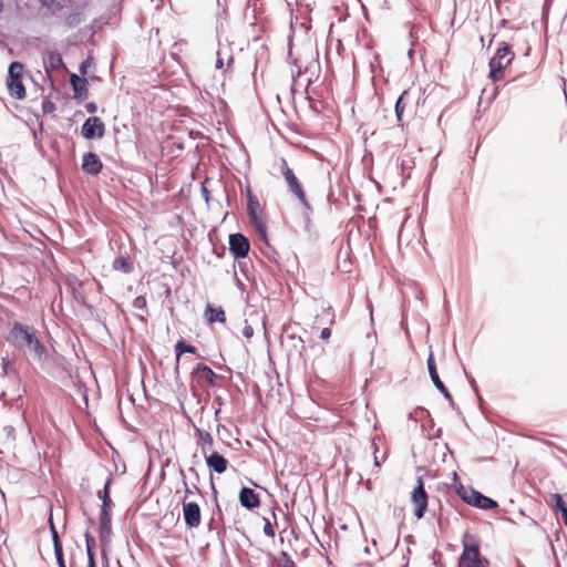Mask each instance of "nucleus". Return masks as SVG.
<instances>
[{
    "label": "nucleus",
    "instance_id": "nucleus-1",
    "mask_svg": "<svg viewBox=\"0 0 567 567\" xmlns=\"http://www.w3.org/2000/svg\"><path fill=\"white\" fill-rule=\"evenodd\" d=\"M10 342L23 350L24 353L32 355L37 361H42L45 354V348L40 342L33 328L16 323L10 332Z\"/></svg>",
    "mask_w": 567,
    "mask_h": 567
},
{
    "label": "nucleus",
    "instance_id": "nucleus-2",
    "mask_svg": "<svg viewBox=\"0 0 567 567\" xmlns=\"http://www.w3.org/2000/svg\"><path fill=\"white\" fill-rule=\"evenodd\" d=\"M482 563L478 542L466 533L463 537V551L458 558V567H481Z\"/></svg>",
    "mask_w": 567,
    "mask_h": 567
},
{
    "label": "nucleus",
    "instance_id": "nucleus-3",
    "mask_svg": "<svg viewBox=\"0 0 567 567\" xmlns=\"http://www.w3.org/2000/svg\"><path fill=\"white\" fill-rule=\"evenodd\" d=\"M514 59V53L512 52L509 45L503 42L495 55L489 61V78L496 82L503 78L504 69L512 62Z\"/></svg>",
    "mask_w": 567,
    "mask_h": 567
},
{
    "label": "nucleus",
    "instance_id": "nucleus-4",
    "mask_svg": "<svg viewBox=\"0 0 567 567\" xmlns=\"http://www.w3.org/2000/svg\"><path fill=\"white\" fill-rule=\"evenodd\" d=\"M280 171L287 183L289 192L298 198V200L306 210H311V206L307 200L306 193L302 188L301 183L299 182L293 171L288 166L285 158H281Z\"/></svg>",
    "mask_w": 567,
    "mask_h": 567
},
{
    "label": "nucleus",
    "instance_id": "nucleus-5",
    "mask_svg": "<svg viewBox=\"0 0 567 567\" xmlns=\"http://www.w3.org/2000/svg\"><path fill=\"white\" fill-rule=\"evenodd\" d=\"M23 64L14 61L9 65L7 86L12 97L22 100L25 97V89L22 83Z\"/></svg>",
    "mask_w": 567,
    "mask_h": 567
},
{
    "label": "nucleus",
    "instance_id": "nucleus-6",
    "mask_svg": "<svg viewBox=\"0 0 567 567\" xmlns=\"http://www.w3.org/2000/svg\"><path fill=\"white\" fill-rule=\"evenodd\" d=\"M417 484L411 493V502L414 505V516L421 519L427 507V494L424 489V484L421 477H417Z\"/></svg>",
    "mask_w": 567,
    "mask_h": 567
},
{
    "label": "nucleus",
    "instance_id": "nucleus-7",
    "mask_svg": "<svg viewBox=\"0 0 567 567\" xmlns=\"http://www.w3.org/2000/svg\"><path fill=\"white\" fill-rule=\"evenodd\" d=\"M183 514L186 525L189 528H196L200 525V508L194 502H186L183 499Z\"/></svg>",
    "mask_w": 567,
    "mask_h": 567
},
{
    "label": "nucleus",
    "instance_id": "nucleus-8",
    "mask_svg": "<svg viewBox=\"0 0 567 567\" xmlns=\"http://www.w3.org/2000/svg\"><path fill=\"white\" fill-rule=\"evenodd\" d=\"M104 131L103 122L96 116L89 117L82 125V135L87 140L101 138L104 135Z\"/></svg>",
    "mask_w": 567,
    "mask_h": 567
},
{
    "label": "nucleus",
    "instance_id": "nucleus-9",
    "mask_svg": "<svg viewBox=\"0 0 567 567\" xmlns=\"http://www.w3.org/2000/svg\"><path fill=\"white\" fill-rule=\"evenodd\" d=\"M229 249L237 258L246 257L249 251V241L241 234L229 236Z\"/></svg>",
    "mask_w": 567,
    "mask_h": 567
},
{
    "label": "nucleus",
    "instance_id": "nucleus-10",
    "mask_svg": "<svg viewBox=\"0 0 567 567\" xmlns=\"http://www.w3.org/2000/svg\"><path fill=\"white\" fill-rule=\"evenodd\" d=\"M427 370L429 374L431 377V380L435 388L446 398L449 401H452V395L450 394L447 388L444 385V383L441 381V378L439 377V373L436 371V365L434 362L433 353H430L427 358Z\"/></svg>",
    "mask_w": 567,
    "mask_h": 567
},
{
    "label": "nucleus",
    "instance_id": "nucleus-11",
    "mask_svg": "<svg viewBox=\"0 0 567 567\" xmlns=\"http://www.w3.org/2000/svg\"><path fill=\"white\" fill-rule=\"evenodd\" d=\"M103 164L94 153H86L83 156L82 169L90 175H97L102 171Z\"/></svg>",
    "mask_w": 567,
    "mask_h": 567
},
{
    "label": "nucleus",
    "instance_id": "nucleus-12",
    "mask_svg": "<svg viewBox=\"0 0 567 567\" xmlns=\"http://www.w3.org/2000/svg\"><path fill=\"white\" fill-rule=\"evenodd\" d=\"M206 460L207 466L218 474H223L226 472L228 466V461L217 452H212L209 454L204 455Z\"/></svg>",
    "mask_w": 567,
    "mask_h": 567
},
{
    "label": "nucleus",
    "instance_id": "nucleus-13",
    "mask_svg": "<svg viewBox=\"0 0 567 567\" xmlns=\"http://www.w3.org/2000/svg\"><path fill=\"white\" fill-rule=\"evenodd\" d=\"M239 502L243 507L252 509L259 505L258 495L248 487H243L239 492Z\"/></svg>",
    "mask_w": 567,
    "mask_h": 567
},
{
    "label": "nucleus",
    "instance_id": "nucleus-14",
    "mask_svg": "<svg viewBox=\"0 0 567 567\" xmlns=\"http://www.w3.org/2000/svg\"><path fill=\"white\" fill-rule=\"evenodd\" d=\"M205 319L208 323L220 322L224 323L226 321L225 311L221 307H214L212 305H207L205 309Z\"/></svg>",
    "mask_w": 567,
    "mask_h": 567
},
{
    "label": "nucleus",
    "instance_id": "nucleus-15",
    "mask_svg": "<svg viewBox=\"0 0 567 567\" xmlns=\"http://www.w3.org/2000/svg\"><path fill=\"white\" fill-rule=\"evenodd\" d=\"M43 62L47 72H49L50 70L59 69L63 65L62 56L56 51L49 52L44 58Z\"/></svg>",
    "mask_w": 567,
    "mask_h": 567
},
{
    "label": "nucleus",
    "instance_id": "nucleus-16",
    "mask_svg": "<svg viewBox=\"0 0 567 567\" xmlns=\"http://www.w3.org/2000/svg\"><path fill=\"white\" fill-rule=\"evenodd\" d=\"M258 204L254 203L251 199L249 200L248 209H249V216L255 225V227L264 235L266 231V226L261 217L258 216L257 213Z\"/></svg>",
    "mask_w": 567,
    "mask_h": 567
},
{
    "label": "nucleus",
    "instance_id": "nucleus-17",
    "mask_svg": "<svg viewBox=\"0 0 567 567\" xmlns=\"http://www.w3.org/2000/svg\"><path fill=\"white\" fill-rule=\"evenodd\" d=\"M472 506H475V507H478L482 509H491V508L497 507V503L495 501H493L492 498L477 492L475 497L473 498Z\"/></svg>",
    "mask_w": 567,
    "mask_h": 567
},
{
    "label": "nucleus",
    "instance_id": "nucleus-18",
    "mask_svg": "<svg viewBox=\"0 0 567 567\" xmlns=\"http://www.w3.org/2000/svg\"><path fill=\"white\" fill-rule=\"evenodd\" d=\"M16 441V431L12 426H4L0 431V442L4 447H11L13 446V443Z\"/></svg>",
    "mask_w": 567,
    "mask_h": 567
},
{
    "label": "nucleus",
    "instance_id": "nucleus-19",
    "mask_svg": "<svg viewBox=\"0 0 567 567\" xmlns=\"http://www.w3.org/2000/svg\"><path fill=\"white\" fill-rule=\"evenodd\" d=\"M550 501H551L555 512L561 513L564 523L567 526V505L563 501V497L559 494H551Z\"/></svg>",
    "mask_w": 567,
    "mask_h": 567
},
{
    "label": "nucleus",
    "instance_id": "nucleus-20",
    "mask_svg": "<svg viewBox=\"0 0 567 567\" xmlns=\"http://www.w3.org/2000/svg\"><path fill=\"white\" fill-rule=\"evenodd\" d=\"M196 375L206 379L209 384L214 385L217 378L216 373L207 365H198L195 370Z\"/></svg>",
    "mask_w": 567,
    "mask_h": 567
},
{
    "label": "nucleus",
    "instance_id": "nucleus-21",
    "mask_svg": "<svg viewBox=\"0 0 567 567\" xmlns=\"http://www.w3.org/2000/svg\"><path fill=\"white\" fill-rule=\"evenodd\" d=\"M457 495L467 504H473V498L475 497L477 491L472 487L460 485L456 489Z\"/></svg>",
    "mask_w": 567,
    "mask_h": 567
},
{
    "label": "nucleus",
    "instance_id": "nucleus-22",
    "mask_svg": "<svg viewBox=\"0 0 567 567\" xmlns=\"http://www.w3.org/2000/svg\"><path fill=\"white\" fill-rule=\"evenodd\" d=\"M225 59H226V64L227 66H229L231 63H233V56L231 54H229L228 50H223V49H219L217 51V59H216V63H215V68L217 70H221L224 69V65H225Z\"/></svg>",
    "mask_w": 567,
    "mask_h": 567
},
{
    "label": "nucleus",
    "instance_id": "nucleus-23",
    "mask_svg": "<svg viewBox=\"0 0 567 567\" xmlns=\"http://www.w3.org/2000/svg\"><path fill=\"white\" fill-rule=\"evenodd\" d=\"M197 434H198V437H199V441L202 444L203 454L206 455L208 452V449H210L213 446V442H214L213 436L207 431H203L199 429H197Z\"/></svg>",
    "mask_w": 567,
    "mask_h": 567
},
{
    "label": "nucleus",
    "instance_id": "nucleus-24",
    "mask_svg": "<svg viewBox=\"0 0 567 567\" xmlns=\"http://www.w3.org/2000/svg\"><path fill=\"white\" fill-rule=\"evenodd\" d=\"M408 96H409V92L404 91L400 95L398 101H396V104H395V115H396V118H398L399 122H401V120H402V114H403V111H404V109L406 106Z\"/></svg>",
    "mask_w": 567,
    "mask_h": 567
},
{
    "label": "nucleus",
    "instance_id": "nucleus-25",
    "mask_svg": "<svg viewBox=\"0 0 567 567\" xmlns=\"http://www.w3.org/2000/svg\"><path fill=\"white\" fill-rule=\"evenodd\" d=\"M197 350L190 344H185L183 341H178L175 344L176 361L178 362L183 353H195Z\"/></svg>",
    "mask_w": 567,
    "mask_h": 567
},
{
    "label": "nucleus",
    "instance_id": "nucleus-26",
    "mask_svg": "<svg viewBox=\"0 0 567 567\" xmlns=\"http://www.w3.org/2000/svg\"><path fill=\"white\" fill-rule=\"evenodd\" d=\"M113 268L118 271L130 272L131 266L127 260L123 257H118L113 261Z\"/></svg>",
    "mask_w": 567,
    "mask_h": 567
},
{
    "label": "nucleus",
    "instance_id": "nucleus-27",
    "mask_svg": "<svg viewBox=\"0 0 567 567\" xmlns=\"http://www.w3.org/2000/svg\"><path fill=\"white\" fill-rule=\"evenodd\" d=\"M71 84L73 85L74 92L80 94V92L85 87V80L81 79L76 74H72Z\"/></svg>",
    "mask_w": 567,
    "mask_h": 567
},
{
    "label": "nucleus",
    "instance_id": "nucleus-28",
    "mask_svg": "<svg viewBox=\"0 0 567 567\" xmlns=\"http://www.w3.org/2000/svg\"><path fill=\"white\" fill-rule=\"evenodd\" d=\"M111 523V506H102L100 514V524Z\"/></svg>",
    "mask_w": 567,
    "mask_h": 567
},
{
    "label": "nucleus",
    "instance_id": "nucleus-29",
    "mask_svg": "<svg viewBox=\"0 0 567 567\" xmlns=\"http://www.w3.org/2000/svg\"><path fill=\"white\" fill-rule=\"evenodd\" d=\"M264 534L270 538L275 537V528L269 518H264Z\"/></svg>",
    "mask_w": 567,
    "mask_h": 567
},
{
    "label": "nucleus",
    "instance_id": "nucleus-30",
    "mask_svg": "<svg viewBox=\"0 0 567 567\" xmlns=\"http://www.w3.org/2000/svg\"><path fill=\"white\" fill-rule=\"evenodd\" d=\"M110 483H111V481L109 480L104 486L103 494L100 496L102 498V506H105V504L111 506V498H110V491H109Z\"/></svg>",
    "mask_w": 567,
    "mask_h": 567
},
{
    "label": "nucleus",
    "instance_id": "nucleus-31",
    "mask_svg": "<svg viewBox=\"0 0 567 567\" xmlns=\"http://www.w3.org/2000/svg\"><path fill=\"white\" fill-rule=\"evenodd\" d=\"M54 554H55L59 567H66L65 563H64V558H63L62 545L61 544H56V547H54Z\"/></svg>",
    "mask_w": 567,
    "mask_h": 567
},
{
    "label": "nucleus",
    "instance_id": "nucleus-32",
    "mask_svg": "<svg viewBox=\"0 0 567 567\" xmlns=\"http://www.w3.org/2000/svg\"><path fill=\"white\" fill-rule=\"evenodd\" d=\"M101 538L105 539L111 535V523L100 524Z\"/></svg>",
    "mask_w": 567,
    "mask_h": 567
},
{
    "label": "nucleus",
    "instance_id": "nucleus-33",
    "mask_svg": "<svg viewBox=\"0 0 567 567\" xmlns=\"http://www.w3.org/2000/svg\"><path fill=\"white\" fill-rule=\"evenodd\" d=\"M50 529L52 533L53 546L56 547V544H61V542L59 539V534H58V530H56L52 519H50Z\"/></svg>",
    "mask_w": 567,
    "mask_h": 567
},
{
    "label": "nucleus",
    "instance_id": "nucleus-34",
    "mask_svg": "<svg viewBox=\"0 0 567 567\" xmlns=\"http://www.w3.org/2000/svg\"><path fill=\"white\" fill-rule=\"evenodd\" d=\"M133 306L136 309H145L146 308V299L142 296H138L134 299Z\"/></svg>",
    "mask_w": 567,
    "mask_h": 567
},
{
    "label": "nucleus",
    "instance_id": "nucleus-35",
    "mask_svg": "<svg viewBox=\"0 0 567 567\" xmlns=\"http://www.w3.org/2000/svg\"><path fill=\"white\" fill-rule=\"evenodd\" d=\"M281 557H282V567H292L293 566V561L290 559V557L288 556L287 553L282 551L281 553Z\"/></svg>",
    "mask_w": 567,
    "mask_h": 567
},
{
    "label": "nucleus",
    "instance_id": "nucleus-36",
    "mask_svg": "<svg viewBox=\"0 0 567 567\" xmlns=\"http://www.w3.org/2000/svg\"><path fill=\"white\" fill-rule=\"evenodd\" d=\"M243 334L245 338L250 339L254 336L252 327L246 323V326L243 329Z\"/></svg>",
    "mask_w": 567,
    "mask_h": 567
},
{
    "label": "nucleus",
    "instance_id": "nucleus-37",
    "mask_svg": "<svg viewBox=\"0 0 567 567\" xmlns=\"http://www.w3.org/2000/svg\"><path fill=\"white\" fill-rule=\"evenodd\" d=\"M92 543H93V539L91 537H89V535H86V551H87L89 558H90V555H93Z\"/></svg>",
    "mask_w": 567,
    "mask_h": 567
},
{
    "label": "nucleus",
    "instance_id": "nucleus-38",
    "mask_svg": "<svg viewBox=\"0 0 567 567\" xmlns=\"http://www.w3.org/2000/svg\"><path fill=\"white\" fill-rule=\"evenodd\" d=\"M331 336V330L329 328H323L320 333V338L323 340L329 339Z\"/></svg>",
    "mask_w": 567,
    "mask_h": 567
},
{
    "label": "nucleus",
    "instance_id": "nucleus-39",
    "mask_svg": "<svg viewBox=\"0 0 567 567\" xmlns=\"http://www.w3.org/2000/svg\"><path fill=\"white\" fill-rule=\"evenodd\" d=\"M89 567H96L94 555H90Z\"/></svg>",
    "mask_w": 567,
    "mask_h": 567
},
{
    "label": "nucleus",
    "instance_id": "nucleus-40",
    "mask_svg": "<svg viewBox=\"0 0 567 567\" xmlns=\"http://www.w3.org/2000/svg\"><path fill=\"white\" fill-rule=\"evenodd\" d=\"M374 465H375L377 467H379V466H380V461H379V458H378V456H377V451L374 452Z\"/></svg>",
    "mask_w": 567,
    "mask_h": 567
},
{
    "label": "nucleus",
    "instance_id": "nucleus-41",
    "mask_svg": "<svg viewBox=\"0 0 567 567\" xmlns=\"http://www.w3.org/2000/svg\"><path fill=\"white\" fill-rule=\"evenodd\" d=\"M328 321H329V323H333V321H334V315L333 313L330 315V318L328 319Z\"/></svg>",
    "mask_w": 567,
    "mask_h": 567
},
{
    "label": "nucleus",
    "instance_id": "nucleus-42",
    "mask_svg": "<svg viewBox=\"0 0 567 567\" xmlns=\"http://www.w3.org/2000/svg\"><path fill=\"white\" fill-rule=\"evenodd\" d=\"M52 107H53V105H52L51 103H48V105H47V104H44V106H43V109H44L45 111H47L48 109H52Z\"/></svg>",
    "mask_w": 567,
    "mask_h": 567
},
{
    "label": "nucleus",
    "instance_id": "nucleus-43",
    "mask_svg": "<svg viewBox=\"0 0 567 567\" xmlns=\"http://www.w3.org/2000/svg\"><path fill=\"white\" fill-rule=\"evenodd\" d=\"M3 9V4H2V1L0 0V12L2 11Z\"/></svg>",
    "mask_w": 567,
    "mask_h": 567
}]
</instances>
